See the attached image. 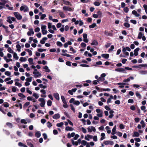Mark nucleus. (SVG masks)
Returning a JSON list of instances; mask_svg holds the SVG:
<instances>
[{
  "mask_svg": "<svg viewBox=\"0 0 147 147\" xmlns=\"http://www.w3.org/2000/svg\"><path fill=\"white\" fill-rule=\"evenodd\" d=\"M91 44L92 45L97 46L98 44V43L96 40H94L92 41V42Z\"/></svg>",
  "mask_w": 147,
  "mask_h": 147,
  "instance_id": "18",
  "label": "nucleus"
},
{
  "mask_svg": "<svg viewBox=\"0 0 147 147\" xmlns=\"http://www.w3.org/2000/svg\"><path fill=\"white\" fill-rule=\"evenodd\" d=\"M13 14L17 20H20L22 19V16L18 12H14L13 13Z\"/></svg>",
  "mask_w": 147,
  "mask_h": 147,
  "instance_id": "3",
  "label": "nucleus"
},
{
  "mask_svg": "<svg viewBox=\"0 0 147 147\" xmlns=\"http://www.w3.org/2000/svg\"><path fill=\"white\" fill-rule=\"evenodd\" d=\"M101 56L102 57L105 59H108L109 57V54H102L101 55Z\"/></svg>",
  "mask_w": 147,
  "mask_h": 147,
  "instance_id": "27",
  "label": "nucleus"
},
{
  "mask_svg": "<svg viewBox=\"0 0 147 147\" xmlns=\"http://www.w3.org/2000/svg\"><path fill=\"white\" fill-rule=\"evenodd\" d=\"M27 92L30 94H32V91L29 90V88H26Z\"/></svg>",
  "mask_w": 147,
  "mask_h": 147,
  "instance_id": "51",
  "label": "nucleus"
},
{
  "mask_svg": "<svg viewBox=\"0 0 147 147\" xmlns=\"http://www.w3.org/2000/svg\"><path fill=\"white\" fill-rule=\"evenodd\" d=\"M143 7L145 9V11L146 14H147V5L146 4L144 5L143 6Z\"/></svg>",
  "mask_w": 147,
  "mask_h": 147,
  "instance_id": "57",
  "label": "nucleus"
},
{
  "mask_svg": "<svg viewBox=\"0 0 147 147\" xmlns=\"http://www.w3.org/2000/svg\"><path fill=\"white\" fill-rule=\"evenodd\" d=\"M43 69L45 70V71L46 72H49L50 71V69L49 67L47 66H45L43 67Z\"/></svg>",
  "mask_w": 147,
  "mask_h": 147,
  "instance_id": "23",
  "label": "nucleus"
},
{
  "mask_svg": "<svg viewBox=\"0 0 147 147\" xmlns=\"http://www.w3.org/2000/svg\"><path fill=\"white\" fill-rule=\"evenodd\" d=\"M38 100L40 102L39 104L40 106L42 107H44L46 103L45 99L42 98H40Z\"/></svg>",
  "mask_w": 147,
  "mask_h": 147,
  "instance_id": "1",
  "label": "nucleus"
},
{
  "mask_svg": "<svg viewBox=\"0 0 147 147\" xmlns=\"http://www.w3.org/2000/svg\"><path fill=\"white\" fill-rule=\"evenodd\" d=\"M115 71L123 73L126 74L127 73L126 70H125L124 68H117L115 69Z\"/></svg>",
  "mask_w": 147,
  "mask_h": 147,
  "instance_id": "6",
  "label": "nucleus"
},
{
  "mask_svg": "<svg viewBox=\"0 0 147 147\" xmlns=\"http://www.w3.org/2000/svg\"><path fill=\"white\" fill-rule=\"evenodd\" d=\"M93 136L89 134H88L85 136V139L87 141H89L90 139H92V138Z\"/></svg>",
  "mask_w": 147,
  "mask_h": 147,
  "instance_id": "13",
  "label": "nucleus"
},
{
  "mask_svg": "<svg viewBox=\"0 0 147 147\" xmlns=\"http://www.w3.org/2000/svg\"><path fill=\"white\" fill-rule=\"evenodd\" d=\"M104 80H105L104 78H102L101 77H100L98 79V80L99 82V81L103 82Z\"/></svg>",
  "mask_w": 147,
  "mask_h": 147,
  "instance_id": "54",
  "label": "nucleus"
},
{
  "mask_svg": "<svg viewBox=\"0 0 147 147\" xmlns=\"http://www.w3.org/2000/svg\"><path fill=\"white\" fill-rule=\"evenodd\" d=\"M52 101L50 100H48L47 102V105L49 106H51L52 105Z\"/></svg>",
  "mask_w": 147,
  "mask_h": 147,
  "instance_id": "47",
  "label": "nucleus"
},
{
  "mask_svg": "<svg viewBox=\"0 0 147 147\" xmlns=\"http://www.w3.org/2000/svg\"><path fill=\"white\" fill-rule=\"evenodd\" d=\"M118 85H119V87L120 88H123L124 87V85H125L126 84V83H125L123 82V83H117Z\"/></svg>",
  "mask_w": 147,
  "mask_h": 147,
  "instance_id": "24",
  "label": "nucleus"
},
{
  "mask_svg": "<svg viewBox=\"0 0 147 147\" xmlns=\"http://www.w3.org/2000/svg\"><path fill=\"white\" fill-rule=\"evenodd\" d=\"M17 90V87L15 86L12 87V91L13 92H16Z\"/></svg>",
  "mask_w": 147,
  "mask_h": 147,
  "instance_id": "58",
  "label": "nucleus"
},
{
  "mask_svg": "<svg viewBox=\"0 0 147 147\" xmlns=\"http://www.w3.org/2000/svg\"><path fill=\"white\" fill-rule=\"evenodd\" d=\"M28 30L27 33L28 36H30L34 34V32L32 28H29L28 29Z\"/></svg>",
  "mask_w": 147,
  "mask_h": 147,
  "instance_id": "8",
  "label": "nucleus"
},
{
  "mask_svg": "<svg viewBox=\"0 0 147 147\" xmlns=\"http://www.w3.org/2000/svg\"><path fill=\"white\" fill-rule=\"evenodd\" d=\"M87 143L88 142L84 140H82L81 142V144L83 146L86 145Z\"/></svg>",
  "mask_w": 147,
  "mask_h": 147,
  "instance_id": "39",
  "label": "nucleus"
},
{
  "mask_svg": "<svg viewBox=\"0 0 147 147\" xmlns=\"http://www.w3.org/2000/svg\"><path fill=\"white\" fill-rule=\"evenodd\" d=\"M58 12L59 13V15L62 18H65V15L63 12L59 10Z\"/></svg>",
  "mask_w": 147,
  "mask_h": 147,
  "instance_id": "15",
  "label": "nucleus"
},
{
  "mask_svg": "<svg viewBox=\"0 0 147 147\" xmlns=\"http://www.w3.org/2000/svg\"><path fill=\"white\" fill-rule=\"evenodd\" d=\"M87 130L88 132H91L92 131L95 132L96 129L94 127L91 126L88 127L87 128Z\"/></svg>",
  "mask_w": 147,
  "mask_h": 147,
  "instance_id": "9",
  "label": "nucleus"
},
{
  "mask_svg": "<svg viewBox=\"0 0 147 147\" xmlns=\"http://www.w3.org/2000/svg\"><path fill=\"white\" fill-rule=\"evenodd\" d=\"M3 50V48H0V56L1 57H3L4 55L3 53L2 52Z\"/></svg>",
  "mask_w": 147,
  "mask_h": 147,
  "instance_id": "33",
  "label": "nucleus"
},
{
  "mask_svg": "<svg viewBox=\"0 0 147 147\" xmlns=\"http://www.w3.org/2000/svg\"><path fill=\"white\" fill-rule=\"evenodd\" d=\"M46 16H47L45 14H42L41 15L40 19L42 20H43L46 17Z\"/></svg>",
  "mask_w": 147,
  "mask_h": 147,
  "instance_id": "55",
  "label": "nucleus"
},
{
  "mask_svg": "<svg viewBox=\"0 0 147 147\" xmlns=\"http://www.w3.org/2000/svg\"><path fill=\"white\" fill-rule=\"evenodd\" d=\"M80 103V102L78 100L75 101L74 102V104L77 105H78Z\"/></svg>",
  "mask_w": 147,
  "mask_h": 147,
  "instance_id": "56",
  "label": "nucleus"
},
{
  "mask_svg": "<svg viewBox=\"0 0 147 147\" xmlns=\"http://www.w3.org/2000/svg\"><path fill=\"white\" fill-rule=\"evenodd\" d=\"M18 95L20 97H21L23 98H25V96L23 94L20 93L18 94Z\"/></svg>",
  "mask_w": 147,
  "mask_h": 147,
  "instance_id": "62",
  "label": "nucleus"
},
{
  "mask_svg": "<svg viewBox=\"0 0 147 147\" xmlns=\"http://www.w3.org/2000/svg\"><path fill=\"white\" fill-rule=\"evenodd\" d=\"M7 21L10 24L13 23V21H16V19L13 17L9 16L7 17Z\"/></svg>",
  "mask_w": 147,
  "mask_h": 147,
  "instance_id": "2",
  "label": "nucleus"
},
{
  "mask_svg": "<svg viewBox=\"0 0 147 147\" xmlns=\"http://www.w3.org/2000/svg\"><path fill=\"white\" fill-rule=\"evenodd\" d=\"M47 38L46 37H44L40 40V42L42 44H44L45 43V41L47 40Z\"/></svg>",
  "mask_w": 147,
  "mask_h": 147,
  "instance_id": "21",
  "label": "nucleus"
},
{
  "mask_svg": "<svg viewBox=\"0 0 147 147\" xmlns=\"http://www.w3.org/2000/svg\"><path fill=\"white\" fill-rule=\"evenodd\" d=\"M16 47L18 51L19 52H20L21 48L19 44H18L16 46Z\"/></svg>",
  "mask_w": 147,
  "mask_h": 147,
  "instance_id": "38",
  "label": "nucleus"
},
{
  "mask_svg": "<svg viewBox=\"0 0 147 147\" xmlns=\"http://www.w3.org/2000/svg\"><path fill=\"white\" fill-rule=\"evenodd\" d=\"M143 34L142 32H139L138 38V39H140L143 36Z\"/></svg>",
  "mask_w": 147,
  "mask_h": 147,
  "instance_id": "32",
  "label": "nucleus"
},
{
  "mask_svg": "<svg viewBox=\"0 0 147 147\" xmlns=\"http://www.w3.org/2000/svg\"><path fill=\"white\" fill-rule=\"evenodd\" d=\"M75 133L72 132L71 134L69 133L67 134V138H70L71 137H73L75 135Z\"/></svg>",
  "mask_w": 147,
  "mask_h": 147,
  "instance_id": "19",
  "label": "nucleus"
},
{
  "mask_svg": "<svg viewBox=\"0 0 147 147\" xmlns=\"http://www.w3.org/2000/svg\"><path fill=\"white\" fill-rule=\"evenodd\" d=\"M101 137L100 139V140L102 141L105 138V134L104 133H101L100 135Z\"/></svg>",
  "mask_w": 147,
  "mask_h": 147,
  "instance_id": "26",
  "label": "nucleus"
},
{
  "mask_svg": "<svg viewBox=\"0 0 147 147\" xmlns=\"http://www.w3.org/2000/svg\"><path fill=\"white\" fill-rule=\"evenodd\" d=\"M117 126L116 125H115L114 127L112 129V132L111 133V134L113 135H114L116 134L115 131L116 129Z\"/></svg>",
  "mask_w": 147,
  "mask_h": 147,
  "instance_id": "25",
  "label": "nucleus"
},
{
  "mask_svg": "<svg viewBox=\"0 0 147 147\" xmlns=\"http://www.w3.org/2000/svg\"><path fill=\"white\" fill-rule=\"evenodd\" d=\"M57 46L60 47H61L63 45V44L61 42L59 41H57Z\"/></svg>",
  "mask_w": 147,
  "mask_h": 147,
  "instance_id": "63",
  "label": "nucleus"
},
{
  "mask_svg": "<svg viewBox=\"0 0 147 147\" xmlns=\"http://www.w3.org/2000/svg\"><path fill=\"white\" fill-rule=\"evenodd\" d=\"M83 36L84 39L83 41L86 43L88 42L89 40L87 38V34L85 33L83 34Z\"/></svg>",
  "mask_w": 147,
  "mask_h": 147,
  "instance_id": "12",
  "label": "nucleus"
},
{
  "mask_svg": "<svg viewBox=\"0 0 147 147\" xmlns=\"http://www.w3.org/2000/svg\"><path fill=\"white\" fill-rule=\"evenodd\" d=\"M33 74L34 75V77L35 78H37L41 76V74L39 71H33Z\"/></svg>",
  "mask_w": 147,
  "mask_h": 147,
  "instance_id": "11",
  "label": "nucleus"
},
{
  "mask_svg": "<svg viewBox=\"0 0 147 147\" xmlns=\"http://www.w3.org/2000/svg\"><path fill=\"white\" fill-rule=\"evenodd\" d=\"M52 23H51L49 22L48 23V28L49 29H51L52 28Z\"/></svg>",
  "mask_w": 147,
  "mask_h": 147,
  "instance_id": "59",
  "label": "nucleus"
},
{
  "mask_svg": "<svg viewBox=\"0 0 147 147\" xmlns=\"http://www.w3.org/2000/svg\"><path fill=\"white\" fill-rule=\"evenodd\" d=\"M53 96L57 100H59V96L58 93H54L53 94Z\"/></svg>",
  "mask_w": 147,
  "mask_h": 147,
  "instance_id": "17",
  "label": "nucleus"
},
{
  "mask_svg": "<svg viewBox=\"0 0 147 147\" xmlns=\"http://www.w3.org/2000/svg\"><path fill=\"white\" fill-rule=\"evenodd\" d=\"M27 59L25 58L22 57L20 59V60L22 62H25L26 61Z\"/></svg>",
  "mask_w": 147,
  "mask_h": 147,
  "instance_id": "44",
  "label": "nucleus"
},
{
  "mask_svg": "<svg viewBox=\"0 0 147 147\" xmlns=\"http://www.w3.org/2000/svg\"><path fill=\"white\" fill-rule=\"evenodd\" d=\"M32 80V77L28 78L26 79V82H31Z\"/></svg>",
  "mask_w": 147,
  "mask_h": 147,
  "instance_id": "45",
  "label": "nucleus"
},
{
  "mask_svg": "<svg viewBox=\"0 0 147 147\" xmlns=\"http://www.w3.org/2000/svg\"><path fill=\"white\" fill-rule=\"evenodd\" d=\"M139 73L142 75H144L147 74V72L146 71H139Z\"/></svg>",
  "mask_w": 147,
  "mask_h": 147,
  "instance_id": "37",
  "label": "nucleus"
},
{
  "mask_svg": "<svg viewBox=\"0 0 147 147\" xmlns=\"http://www.w3.org/2000/svg\"><path fill=\"white\" fill-rule=\"evenodd\" d=\"M96 111L97 113V115L99 117H101L103 116V111L100 109H97Z\"/></svg>",
  "mask_w": 147,
  "mask_h": 147,
  "instance_id": "7",
  "label": "nucleus"
},
{
  "mask_svg": "<svg viewBox=\"0 0 147 147\" xmlns=\"http://www.w3.org/2000/svg\"><path fill=\"white\" fill-rule=\"evenodd\" d=\"M132 13L135 15V16L136 17H138L140 16V15L139 13H138L135 10H133L132 11Z\"/></svg>",
  "mask_w": 147,
  "mask_h": 147,
  "instance_id": "22",
  "label": "nucleus"
},
{
  "mask_svg": "<svg viewBox=\"0 0 147 147\" xmlns=\"http://www.w3.org/2000/svg\"><path fill=\"white\" fill-rule=\"evenodd\" d=\"M41 29L42 34L43 35L46 34H47L48 32L47 30H46L47 26L45 25H41Z\"/></svg>",
  "mask_w": 147,
  "mask_h": 147,
  "instance_id": "4",
  "label": "nucleus"
},
{
  "mask_svg": "<svg viewBox=\"0 0 147 147\" xmlns=\"http://www.w3.org/2000/svg\"><path fill=\"white\" fill-rule=\"evenodd\" d=\"M47 126L50 128L52 126V124L50 122H48L47 123Z\"/></svg>",
  "mask_w": 147,
  "mask_h": 147,
  "instance_id": "48",
  "label": "nucleus"
},
{
  "mask_svg": "<svg viewBox=\"0 0 147 147\" xmlns=\"http://www.w3.org/2000/svg\"><path fill=\"white\" fill-rule=\"evenodd\" d=\"M15 85L16 86H18L19 87H21L22 86V84L18 82H16L15 83Z\"/></svg>",
  "mask_w": 147,
  "mask_h": 147,
  "instance_id": "41",
  "label": "nucleus"
},
{
  "mask_svg": "<svg viewBox=\"0 0 147 147\" xmlns=\"http://www.w3.org/2000/svg\"><path fill=\"white\" fill-rule=\"evenodd\" d=\"M13 57L16 60H18L19 59V57L18 56L17 54L15 52H14L13 53Z\"/></svg>",
  "mask_w": 147,
  "mask_h": 147,
  "instance_id": "30",
  "label": "nucleus"
},
{
  "mask_svg": "<svg viewBox=\"0 0 147 147\" xmlns=\"http://www.w3.org/2000/svg\"><path fill=\"white\" fill-rule=\"evenodd\" d=\"M20 9L21 11L23 10L24 12H26L28 11L29 9L27 6L24 5V6H21L20 8Z\"/></svg>",
  "mask_w": 147,
  "mask_h": 147,
  "instance_id": "10",
  "label": "nucleus"
},
{
  "mask_svg": "<svg viewBox=\"0 0 147 147\" xmlns=\"http://www.w3.org/2000/svg\"><path fill=\"white\" fill-rule=\"evenodd\" d=\"M140 50L139 48H137L135 49L134 50V55L136 56H137L138 54V52Z\"/></svg>",
  "mask_w": 147,
  "mask_h": 147,
  "instance_id": "20",
  "label": "nucleus"
},
{
  "mask_svg": "<svg viewBox=\"0 0 147 147\" xmlns=\"http://www.w3.org/2000/svg\"><path fill=\"white\" fill-rule=\"evenodd\" d=\"M105 129L108 134H109L111 133V131L110 129V128L109 126H106L105 127Z\"/></svg>",
  "mask_w": 147,
  "mask_h": 147,
  "instance_id": "28",
  "label": "nucleus"
},
{
  "mask_svg": "<svg viewBox=\"0 0 147 147\" xmlns=\"http://www.w3.org/2000/svg\"><path fill=\"white\" fill-rule=\"evenodd\" d=\"M32 96L33 97H34L36 99L38 98L39 97L38 94L35 92H34L33 93Z\"/></svg>",
  "mask_w": 147,
  "mask_h": 147,
  "instance_id": "31",
  "label": "nucleus"
},
{
  "mask_svg": "<svg viewBox=\"0 0 147 147\" xmlns=\"http://www.w3.org/2000/svg\"><path fill=\"white\" fill-rule=\"evenodd\" d=\"M136 96L137 97H138V98H139V99H140V98H141V95L139 93H138V92H137L136 93Z\"/></svg>",
  "mask_w": 147,
  "mask_h": 147,
  "instance_id": "64",
  "label": "nucleus"
},
{
  "mask_svg": "<svg viewBox=\"0 0 147 147\" xmlns=\"http://www.w3.org/2000/svg\"><path fill=\"white\" fill-rule=\"evenodd\" d=\"M140 123L142 125V127L144 128L145 127L146 124L144 121L143 120H142L141 121Z\"/></svg>",
  "mask_w": 147,
  "mask_h": 147,
  "instance_id": "34",
  "label": "nucleus"
},
{
  "mask_svg": "<svg viewBox=\"0 0 147 147\" xmlns=\"http://www.w3.org/2000/svg\"><path fill=\"white\" fill-rule=\"evenodd\" d=\"M60 117V115L59 113H57L55 114L53 117V119H59Z\"/></svg>",
  "mask_w": 147,
  "mask_h": 147,
  "instance_id": "16",
  "label": "nucleus"
},
{
  "mask_svg": "<svg viewBox=\"0 0 147 147\" xmlns=\"http://www.w3.org/2000/svg\"><path fill=\"white\" fill-rule=\"evenodd\" d=\"M26 51L28 52L30 55H32V51L29 49H26L25 50Z\"/></svg>",
  "mask_w": 147,
  "mask_h": 147,
  "instance_id": "50",
  "label": "nucleus"
},
{
  "mask_svg": "<svg viewBox=\"0 0 147 147\" xmlns=\"http://www.w3.org/2000/svg\"><path fill=\"white\" fill-rule=\"evenodd\" d=\"M139 136V133L137 132V131H135L134 132V134L133 135V137H138Z\"/></svg>",
  "mask_w": 147,
  "mask_h": 147,
  "instance_id": "36",
  "label": "nucleus"
},
{
  "mask_svg": "<svg viewBox=\"0 0 147 147\" xmlns=\"http://www.w3.org/2000/svg\"><path fill=\"white\" fill-rule=\"evenodd\" d=\"M61 98L63 103H65L66 102L65 98L63 96H61Z\"/></svg>",
  "mask_w": 147,
  "mask_h": 147,
  "instance_id": "53",
  "label": "nucleus"
},
{
  "mask_svg": "<svg viewBox=\"0 0 147 147\" xmlns=\"http://www.w3.org/2000/svg\"><path fill=\"white\" fill-rule=\"evenodd\" d=\"M63 10L65 11H73L74 8H72L69 6H64L63 7Z\"/></svg>",
  "mask_w": 147,
  "mask_h": 147,
  "instance_id": "5",
  "label": "nucleus"
},
{
  "mask_svg": "<svg viewBox=\"0 0 147 147\" xmlns=\"http://www.w3.org/2000/svg\"><path fill=\"white\" fill-rule=\"evenodd\" d=\"M7 50L8 51L9 53H14L13 51L11 49L10 47L8 48Z\"/></svg>",
  "mask_w": 147,
  "mask_h": 147,
  "instance_id": "43",
  "label": "nucleus"
},
{
  "mask_svg": "<svg viewBox=\"0 0 147 147\" xmlns=\"http://www.w3.org/2000/svg\"><path fill=\"white\" fill-rule=\"evenodd\" d=\"M73 129L72 127L69 126L66 127L65 128V130L67 131H72Z\"/></svg>",
  "mask_w": 147,
  "mask_h": 147,
  "instance_id": "29",
  "label": "nucleus"
},
{
  "mask_svg": "<svg viewBox=\"0 0 147 147\" xmlns=\"http://www.w3.org/2000/svg\"><path fill=\"white\" fill-rule=\"evenodd\" d=\"M28 61L29 62L30 65L34 64V63H33V59L32 58H29L28 59Z\"/></svg>",
  "mask_w": 147,
  "mask_h": 147,
  "instance_id": "35",
  "label": "nucleus"
},
{
  "mask_svg": "<svg viewBox=\"0 0 147 147\" xmlns=\"http://www.w3.org/2000/svg\"><path fill=\"white\" fill-rule=\"evenodd\" d=\"M122 48V51L123 52H125L126 51H131V49L129 47H123Z\"/></svg>",
  "mask_w": 147,
  "mask_h": 147,
  "instance_id": "14",
  "label": "nucleus"
},
{
  "mask_svg": "<svg viewBox=\"0 0 147 147\" xmlns=\"http://www.w3.org/2000/svg\"><path fill=\"white\" fill-rule=\"evenodd\" d=\"M40 134L39 132H37L35 134V136L37 138H39L40 136Z\"/></svg>",
  "mask_w": 147,
  "mask_h": 147,
  "instance_id": "46",
  "label": "nucleus"
},
{
  "mask_svg": "<svg viewBox=\"0 0 147 147\" xmlns=\"http://www.w3.org/2000/svg\"><path fill=\"white\" fill-rule=\"evenodd\" d=\"M74 137L73 138V139L74 140H76L80 136L78 134H75V135L74 136Z\"/></svg>",
  "mask_w": 147,
  "mask_h": 147,
  "instance_id": "60",
  "label": "nucleus"
},
{
  "mask_svg": "<svg viewBox=\"0 0 147 147\" xmlns=\"http://www.w3.org/2000/svg\"><path fill=\"white\" fill-rule=\"evenodd\" d=\"M39 86L41 88L45 89L47 87L46 86L43 85L42 84H40L39 85Z\"/></svg>",
  "mask_w": 147,
  "mask_h": 147,
  "instance_id": "49",
  "label": "nucleus"
},
{
  "mask_svg": "<svg viewBox=\"0 0 147 147\" xmlns=\"http://www.w3.org/2000/svg\"><path fill=\"white\" fill-rule=\"evenodd\" d=\"M96 26V23H94L90 25L89 26V27L90 28H94V27Z\"/></svg>",
  "mask_w": 147,
  "mask_h": 147,
  "instance_id": "42",
  "label": "nucleus"
},
{
  "mask_svg": "<svg viewBox=\"0 0 147 147\" xmlns=\"http://www.w3.org/2000/svg\"><path fill=\"white\" fill-rule=\"evenodd\" d=\"M20 122L22 123H24L26 124L27 123L26 120L24 119H22L20 121Z\"/></svg>",
  "mask_w": 147,
  "mask_h": 147,
  "instance_id": "52",
  "label": "nucleus"
},
{
  "mask_svg": "<svg viewBox=\"0 0 147 147\" xmlns=\"http://www.w3.org/2000/svg\"><path fill=\"white\" fill-rule=\"evenodd\" d=\"M64 124L63 122H61L57 124L56 125L58 127H60L62 126Z\"/></svg>",
  "mask_w": 147,
  "mask_h": 147,
  "instance_id": "40",
  "label": "nucleus"
},
{
  "mask_svg": "<svg viewBox=\"0 0 147 147\" xmlns=\"http://www.w3.org/2000/svg\"><path fill=\"white\" fill-rule=\"evenodd\" d=\"M141 109L142 111H144V112H146V111L145 110L146 107L145 106H142L141 107Z\"/></svg>",
  "mask_w": 147,
  "mask_h": 147,
  "instance_id": "61",
  "label": "nucleus"
}]
</instances>
